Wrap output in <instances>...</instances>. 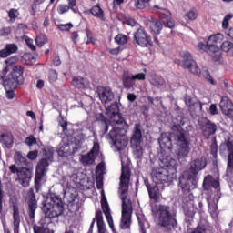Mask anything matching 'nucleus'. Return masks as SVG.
I'll list each match as a JSON object with an SVG mask.
<instances>
[{
    "label": "nucleus",
    "mask_w": 233,
    "mask_h": 233,
    "mask_svg": "<svg viewBox=\"0 0 233 233\" xmlns=\"http://www.w3.org/2000/svg\"><path fill=\"white\" fill-rule=\"evenodd\" d=\"M181 125L185 123L181 120L179 124H174L171 127L172 133H162L158 138V143L162 150H172V137L175 139L177 147L178 157H187L190 154V145H192V138L188 127L183 128Z\"/></svg>",
    "instance_id": "nucleus-1"
},
{
    "label": "nucleus",
    "mask_w": 233,
    "mask_h": 233,
    "mask_svg": "<svg viewBox=\"0 0 233 233\" xmlns=\"http://www.w3.org/2000/svg\"><path fill=\"white\" fill-rule=\"evenodd\" d=\"M207 158L199 157L189 162L188 167V177L187 178H181L179 180L180 187L183 191V199L185 203H189V201H194V194L192 190L198 188V175L201 170L207 168Z\"/></svg>",
    "instance_id": "nucleus-2"
},
{
    "label": "nucleus",
    "mask_w": 233,
    "mask_h": 233,
    "mask_svg": "<svg viewBox=\"0 0 233 233\" xmlns=\"http://www.w3.org/2000/svg\"><path fill=\"white\" fill-rule=\"evenodd\" d=\"M130 181V168L122 167L120 176V199L122 200V217L120 220L121 230H130L132 225V201L127 202V196L128 195V183Z\"/></svg>",
    "instance_id": "nucleus-3"
},
{
    "label": "nucleus",
    "mask_w": 233,
    "mask_h": 233,
    "mask_svg": "<svg viewBox=\"0 0 233 233\" xmlns=\"http://www.w3.org/2000/svg\"><path fill=\"white\" fill-rule=\"evenodd\" d=\"M107 116L114 119V117H117V120H114L116 124L118 127H113V129L109 132L108 137L111 139L113 145H115L116 148L118 150H123V147H121V137L125 136L123 131L127 130L128 128V124H127V121L125 118L121 116V113L119 112V104L117 102H115L106 107Z\"/></svg>",
    "instance_id": "nucleus-4"
},
{
    "label": "nucleus",
    "mask_w": 233,
    "mask_h": 233,
    "mask_svg": "<svg viewBox=\"0 0 233 233\" xmlns=\"http://www.w3.org/2000/svg\"><path fill=\"white\" fill-rule=\"evenodd\" d=\"M156 216L158 227H162L167 232H170L172 228L177 227V220L176 219L177 212L174 208L168 205L159 204L157 206Z\"/></svg>",
    "instance_id": "nucleus-5"
},
{
    "label": "nucleus",
    "mask_w": 233,
    "mask_h": 233,
    "mask_svg": "<svg viewBox=\"0 0 233 233\" xmlns=\"http://www.w3.org/2000/svg\"><path fill=\"white\" fill-rule=\"evenodd\" d=\"M24 72L25 67H23V66H15L7 78L3 80L5 97L7 99H14V97H15V88L25 83V77L23 76Z\"/></svg>",
    "instance_id": "nucleus-6"
},
{
    "label": "nucleus",
    "mask_w": 233,
    "mask_h": 233,
    "mask_svg": "<svg viewBox=\"0 0 233 233\" xmlns=\"http://www.w3.org/2000/svg\"><path fill=\"white\" fill-rule=\"evenodd\" d=\"M42 211L45 214V221L52 223L54 218H59V216H63L65 212L63 199L57 195H52L50 198L43 202Z\"/></svg>",
    "instance_id": "nucleus-7"
},
{
    "label": "nucleus",
    "mask_w": 233,
    "mask_h": 233,
    "mask_svg": "<svg viewBox=\"0 0 233 233\" xmlns=\"http://www.w3.org/2000/svg\"><path fill=\"white\" fill-rule=\"evenodd\" d=\"M176 160L171 161L166 165V167H156L151 171V177L156 185H170L176 179V167L172 165Z\"/></svg>",
    "instance_id": "nucleus-8"
},
{
    "label": "nucleus",
    "mask_w": 233,
    "mask_h": 233,
    "mask_svg": "<svg viewBox=\"0 0 233 233\" xmlns=\"http://www.w3.org/2000/svg\"><path fill=\"white\" fill-rule=\"evenodd\" d=\"M154 8H157V10H159L158 17L160 19H154L151 21L150 28L154 34L159 35L161 34V30H163V25L166 28H170L171 30L176 28V22L172 20V14L169 10L161 8L158 5H155Z\"/></svg>",
    "instance_id": "nucleus-9"
},
{
    "label": "nucleus",
    "mask_w": 233,
    "mask_h": 233,
    "mask_svg": "<svg viewBox=\"0 0 233 233\" xmlns=\"http://www.w3.org/2000/svg\"><path fill=\"white\" fill-rule=\"evenodd\" d=\"M221 41H223V35L218 33L209 36L206 43H198V47L199 48V50H204V52H206V54H208V56H213V61L218 62L219 61V59H221V56L218 55L219 46H218L221 45Z\"/></svg>",
    "instance_id": "nucleus-10"
},
{
    "label": "nucleus",
    "mask_w": 233,
    "mask_h": 233,
    "mask_svg": "<svg viewBox=\"0 0 233 233\" xmlns=\"http://www.w3.org/2000/svg\"><path fill=\"white\" fill-rule=\"evenodd\" d=\"M27 214L29 218L30 224L33 225L34 233H50L48 228H45L43 224L37 226L35 223V210H37V200H35V195L33 193L29 201L27 202Z\"/></svg>",
    "instance_id": "nucleus-11"
},
{
    "label": "nucleus",
    "mask_w": 233,
    "mask_h": 233,
    "mask_svg": "<svg viewBox=\"0 0 233 233\" xmlns=\"http://www.w3.org/2000/svg\"><path fill=\"white\" fill-rule=\"evenodd\" d=\"M9 170L11 174H16L17 181L24 188L30 186V181H32V169L25 167L18 168L15 164H12L9 166Z\"/></svg>",
    "instance_id": "nucleus-12"
},
{
    "label": "nucleus",
    "mask_w": 233,
    "mask_h": 233,
    "mask_svg": "<svg viewBox=\"0 0 233 233\" xmlns=\"http://www.w3.org/2000/svg\"><path fill=\"white\" fill-rule=\"evenodd\" d=\"M180 56L182 58L180 63L182 68L188 70L191 74H194L199 77V76H201V69L199 66H198V63L195 62L194 57L190 52L183 51L180 53Z\"/></svg>",
    "instance_id": "nucleus-13"
},
{
    "label": "nucleus",
    "mask_w": 233,
    "mask_h": 233,
    "mask_svg": "<svg viewBox=\"0 0 233 233\" xmlns=\"http://www.w3.org/2000/svg\"><path fill=\"white\" fill-rule=\"evenodd\" d=\"M48 167H50V163H47L46 159H40L37 163L35 176V188L36 192H39L41 188V181H43V177L46 176V168H48Z\"/></svg>",
    "instance_id": "nucleus-14"
},
{
    "label": "nucleus",
    "mask_w": 233,
    "mask_h": 233,
    "mask_svg": "<svg viewBox=\"0 0 233 233\" xmlns=\"http://www.w3.org/2000/svg\"><path fill=\"white\" fill-rule=\"evenodd\" d=\"M134 43L139 45V46L147 47L153 46L154 42H152V37L147 34V31L140 27L134 33Z\"/></svg>",
    "instance_id": "nucleus-15"
},
{
    "label": "nucleus",
    "mask_w": 233,
    "mask_h": 233,
    "mask_svg": "<svg viewBox=\"0 0 233 233\" xmlns=\"http://www.w3.org/2000/svg\"><path fill=\"white\" fill-rule=\"evenodd\" d=\"M199 127L205 139H210V137L215 136L218 132V125L208 118H204L199 124Z\"/></svg>",
    "instance_id": "nucleus-16"
},
{
    "label": "nucleus",
    "mask_w": 233,
    "mask_h": 233,
    "mask_svg": "<svg viewBox=\"0 0 233 233\" xmlns=\"http://www.w3.org/2000/svg\"><path fill=\"white\" fill-rule=\"evenodd\" d=\"M221 153L228 152V165L227 170H233V140L228 138L219 147Z\"/></svg>",
    "instance_id": "nucleus-17"
},
{
    "label": "nucleus",
    "mask_w": 233,
    "mask_h": 233,
    "mask_svg": "<svg viewBox=\"0 0 233 233\" xmlns=\"http://www.w3.org/2000/svg\"><path fill=\"white\" fill-rule=\"evenodd\" d=\"M101 208L106 218L109 228H111L113 233H118L114 227V218H112V213L110 212V206L108 205V200H106V197L105 196L104 191H102V198H101Z\"/></svg>",
    "instance_id": "nucleus-18"
},
{
    "label": "nucleus",
    "mask_w": 233,
    "mask_h": 233,
    "mask_svg": "<svg viewBox=\"0 0 233 233\" xmlns=\"http://www.w3.org/2000/svg\"><path fill=\"white\" fill-rule=\"evenodd\" d=\"M144 185L147 188L149 199H152L155 203H159L161 199V191L157 184H150L148 179L144 180Z\"/></svg>",
    "instance_id": "nucleus-19"
},
{
    "label": "nucleus",
    "mask_w": 233,
    "mask_h": 233,
    "mask_svg": "<svg viewBox=\"0 0 233 233\" xmlns=\"http://www.w3.org/2000/svg\"><path fill=\"white\" fill-rule=\"evenodd\" d=\"M219 108L228 119H233V103L227 96H223L219 103Z\"/></svg>",
    "instance_id": "nucleus-20"
},
{
    "label": "nucleus",
    "mask_w": 233,
    "mask_h": 233,
    "mask_svg": "<svg viewBox=\"0 0 233 233\" xmlns=\"http://www.w3.org/2000/svg\"><path fill=\"white\" fill-rule=\"evenodd\" d=\"M99 99L103 103V105H108V103H112L114 101V92L110 87H104L98 93Z\"/></svg>",
    "instance_id": "nucleus-21"
},
{
    "label": "nucleus",
    "mask_w": 233,
    "mask_h": 233,
    "mask_svg": "<svg viewBox=\"0 0 233 233\" xmlns=\"http://www.w3.org/2000/svg\"><path fill=\"white\" fill-rule=\"evenodd\" d=\"M122 85L126 90H132V88H134V86L136 85V80H134L132 73L128 71L123 72Z\"/></svg>",
    "instance_id": "nucleus-22"
},
{
    "label": "nucleus",
    "mask_w": 233,
    "mask_h": 233,
    "mask_svg": "<svg viewBox=\"0 0 233 233\" xmlns=\"http://www.w3.org/2000/svg\"><path fill=\"white\" fill-rule=\"evenodd\" d=\"M202 187L204 190H210L211 188L218 190V188H219V182L217 179H214L212 175H208L204 177Z\"/></svg>",
    "instance_id": "nucleus-23"
},
{
    "label": "nucleus",
    "mask_w": 233,
    "mask_h": 233,
    "mask_svg": "<svg viewBox=\"0 0 233 233\" xmlns=\"http://www.w3.org/2000/svg\"><path fill=\"white\" fill-rule=\"evenodd\" d=\"M13 225L14 232L19 233V225H21V215L19 214V206L13 204Z\"/></svg>",
    "instance_id": "nucleus-24"
},
{
    "label": "nucleus",
    "mask_w": 233,
    "mask_h": 233,
    "mask_svg": "<svg viewBox=\"0 0 233 233\" xmlns=\"http://www.w3.org/2000/svg\"><path fill=\"white\" fill-rule=\"evenodd\" d=\"M142 130L141 124H135L134 132L131 137L132 145H141V139L143 137Z\"/></svg>",
    "instance_id": "nucleus-25"
},
{
    "label": "nucleus",
    "mask_w": 233,
    "mask_h": 233,
    "mask_svg": "<svg viewBox=\"0 0 233 233\" xmlns=\"http://www.w3.org/2000/svg\"><path fill=\"white\" fill-rule=\"evenodd\" d=\"M19 47L15 44H6L5 47L0 50V57H8V56L17 53Z\"/></svg>",
    "instance_id": "nucleus-26"
},
{
    "label": "nucleus",
    "mask_w": 233,
    "mask_h": 233,
    "mask_svg": "<svg viewBox=\"0 0 233 233\" xmlns=\"http://www.w3.org/2000/svg\"><path fill=\"white\" fill-rule=\"evenodd\" d=\"M72 85L76 88L85 90V88H88L90 86V83L88 79L83 78L81 76L73 77Z\"/></svg>",
    "instance_id": "nucleus-27"
},
{
    "label": "nucleus",
    "mask_w": 233,
    "mask_h": 233,
    "mask_svg": "<svg viewBox=\"0 0 233 233\" xmlns=\"http://www.w3.org/2000/svg\"><path fill=\"white\" fill-rule=\"evenodd\" d=\"M89 12L94 17H96V19H100V21H106V17H105V11L101 8V5L96 4Z\"/></svg>",
    "instance_id": "nucleus-28"
},
{
    "label": "nucleus",
    "mask_w": 233,
    "mask_h": 233,
    "mask_svg": "<svg viewBox=\"0 0 233 233\" xmlns=\"http://www.w3.org/2000/svg\"><path fill=\"white\" fill-rule=\"evenodd\" d=\"M0 143L5 145L6 148H12V146L14 145V136H12L11 133L0 135Z\"/></svg>",
    "instance_id": "nucleus-29"
},
{
    "label": "nucleus",
    "mask_w": 233,
    "mask_h": 233,
    "mask_svg": "<svg viewBox=\"0 0 233 233\" xmlns=\"http://www.w3.org/2000/svg\"><path fill=\"white\" fill-rule=\"evenodd\" d=\"M43 158L46 163H52L54 161V147H44L42 149Z\"/></svg>",
    "instance_id": "nucleus-30"
},
{
    "label": "nucleus",
    "mask_w": 233,
    "mask_h": 233,
    "mask_svg": "<svg viewBox=\"0 0 233 233\" xmlns=\"http://www.w3.org/2000/svg\"><path fill=\"white\" fill-rule=\"evenodd\" d=\"M58 156L61 157H68L72 156V149L70 148V144L65 143L62 147H60L58 150Z\"/></svg>",
    "instance_id": "nucleus-31"
},
{
    "label": "nucleus",
    "mask_w": 233,
    "mask_h": 233,
    "mask_svg": "<svg viewBox=\"0 0 233 233\" xmlns=\"http://www.w3.org/2000/svg\"><path fill=\"white\" fill-rule=\"evenodd\" d=\"M92 153H87L86 155H82L80 158V163L84 167H88V165H94V162L96 159H94V157L91 155Z\"/></svg>",
    "instance_id": "nucleus-32"
},
{
    "label": "nucleus",
    "mask_w": 233,
    "mask_h": 233,
    "mask_svg": "<svg viewBox=\"0 0 233 233\" xmlns=\"http://www.w3.org/2000/svg\"><path fill=\"white\" fill-rule=\"evenodd\" d=\"M35 45L39 46V48L45 46L46 43H48V38L46 37V35L40 33L36 35L35 39Z\"/></svg>",
    "instance_id": "nucleus-33"
},
{
    "label": "nucleus",
    "mask_w": 233,
    "mask_h": 233,
    "mask_svg": "<svg viewBox=\"0 0 233 233\" xmlns=\"http://www.w3.org/2000/svg\"><path fill=\"white\" fill-rule=\"evenodd\" d=\"M132 145L136 147L133 151L134 157H136V159H139V161H141V159H143V147H141L139 144Z\"/></svg>",
    "instance_id": "nucleus-34"
},
{
    "label": "nucleus",
    "mask_w": 233,
    "mask_h": 233,
    "mask_svg": "<svg viewBox=\"0 0 233 233\" xmlns=\"http://www.w3.org/2000/svg\"><path fill=\"white\" fill-rule=\"evenodd\" d=\"M14 161L16 165H26V157H23L19 151L15 153Z\"/></svg>",
    "instance_id": "nucleus-35"
},
{
    "label": "nucleus",
    "mask_w": 233,
    "mask_h": 233,
    "mask_svg": "<svg viewBox=\"0 0 233 233\" xmlns=\"http://www.w3.org/2000/svg\"><path fill=\"white\" fill-rule=\"evenodd\" d=\"M115 43L117 45H127V43H128V36L123 34H118L116 36H115Z\"/></svg>",
    "instance_id": "nucleus-36"
},
{
    "label": "nucleus",
    "mask_w": 233,
    "mask_h": 233,
    "mask_svg": "<svg viewBox=\"0 0 233 233\" xmlns=\"http://www.w3.org/2000/svg\"><path fill=\"white\" fill-rule=\"evenodd\" d=\"M58 125L62 127L63 132H68V121L66 120V117L63 116V115H60Z\"/></svg>",
    "instance_id": "nucleus-37"
},
{
    "label": "nucleus",
    "mask_w": 233,
    "mask_h": 233,
    "mask_svg": "<svg viewBox=\"0 0 233 233\" xmlns=\"http://www.w3.org/2000/svg\"><path fill=\"white\" fill-rule=\"evenodd\" d=\"M19 16V11L15 8H12L8 11V17L11 23H15V19Z\"/></svg>",
    "instance_id": "nucleus-38"
},
{
    "label": "nucleus",
    "mask_w": 233,
    "mask_h": 233,
    "mask_svg": "<svg viewBox=\"0 0 233 233\" xmlns=\"http://www.w3.org/2000/svg\"><path fill=\"white\" fill-rule=\"evenodd\" d=\"M57 28L58 30H61V32H70V29L74 28V24L72 23L58 24Z\"/></svg>",
    "instance_id": "nucleus-39"
},
{
    "label": "nucleus",
    "mask_w": 233,
    "mask_h": 233,
    "mask_svg": "<svg viewBox=\"0 0 233 233\" xmlns=\"http://www.w3.org/2000/svg\"><path fill=\"white\" fill-rule=\"evenodd\" d=\"M135 7L138 10H143L147 6V3H150V0H134Z\"/></svg>",
    "instance_id": "nucleus-40"
},
{
    "label": "nucleus",
    "mask_w": 233,
    "mask_h": 233,
    "mask_svg": "<svg viewBox=\"0 0 233 233\" xmlns=\"http://www.w3.org/2000/svg\"><path fill=\"white\" fill-rule=\"evenodd\" d=\"M220 46L223 52H230L233 48V44L230 41H225L222 44L220 43Z\"/></svg>",
    "instance_id": "nucleus-41"
},
{
    "label": "nucleus",
    "mask_w": 233,
    "mask_h": 233,
    "mask_svg": "<svg viewBox=\"0 0 233 233\" xmlns=\"http://www.w3.org/2000/svg\"><path fill=\"white\" fill-rule=\"evenodd\" d=\"M210 154L213 156V157L218 156V142L216 141V137H214L210 145Z\"/></svg>",
    "instance_id": "nucleus-42"
},
{
    "label": "nucleus",
    "mask_w": 233,
    "mask_h": 233,
    "mask_svg": "<svg viewBox=\"0 0 233 233\" xmlns=\"http://www.w3.org/2000/svg\"><path fill=\"white\" fill-rule=\"evenodd\" d=\"M25 143L27 145V147H34V145H37V138H35V137L33 135H30L25 138Z\"/></svg>",
    "instance_id": "nucleus-43"
},
{
    "label": "nucleus",
    "mask_w": 233,
    "mask_h": 233,
    "mask_svg": "<svg viewBox=\"0 0 233 233\" xmlns=\"http://www.w3.org/2000/svg\"><path fill=\"white\" fill-rule=\"evenodd\" d=\"M185 17L188 19V21H196V19H198V13L194 10L187 11Z\"/></svg>",
    "instance_id": "nucleus-44"
},
{
    "label": "nucleus",
    "mask_w": 233,
    "mask_h": 233,
    "mask_svg": "<svg viewBox=\"0 0 233 233\" xmlns=\"http://www.w3.org/2000/svg\"><path fill=\"white\" fill-rule=\"evenodd\" d=\"M12 34V27H3L0 29V37H8Z\"/></svg>",
    "instance_id": "nucleus-45"
},
{
    "label": "nucleus",
    "mask_w": 233,
    "mask_h": 233,
    "mask_svg": "<svg viewBox=\"0 0 233 233\" xmlns=\"http://www.w3.org/2000/svg\"><path fill=\"white\" fill-rule=\"evenodd\" d=\"M68 10H72V7L69 5H60L57 8V12L60 15L66 14Z\"/></svg>",
    "instance_id": "nucleus-46"
},
{
    "label": "nucleus",
    "mask_w": 233,
    "mask_h": 233,
    "mask_svg": "<svg viewBox=\"0 0 233 233\" xmlns=\"http://www.w3.org/2000/svg\"><path fill=\"white\" fill-rule=\"evenodd\" d=\"M233 15L232 14H228L225 15L223 22H222V28H224L225 30H227V28H228V22L230 21V19H232Z\"/></svg>",
    "instance_id": "nucleus-47"
},
{
    "label": "nucleus",
    "mask_w": 233,
    "mask_h": 233,
    "mask_svg": "<svg viewBox=\"0 0 233 233\" xmlns=\"http://www.w3.org/2000/svg\"><path fill=\"white\" fill-rule=\"evenodd\" d=\"M25 45H27L28 48H30V50H32V52H35L36 47L34 45V40L28 36H25Z\"/></svg>",
    "instance_id": "nucleus-48"
},
{
    "label": "nucleus",
    "mask_w": 233,
    "mask_h": 233,
    "mask_svg": "<svg viewBox=\"0 0 233 233\" xmlns=\"http://www.w3.org/2000/svg\"><path fill=\"white\" fill-rule=\"evenodd\" d=\"M137 220L140 228V232L147 233V229L145 228V218H143V216H137Z\"/></svg>",
    "instance_id": "nucleus-49"
},
{
    "label": "nucleus",
    "mask_w": 233,
    "mask_h": 233,
    "mask_svg": "<svg viewBox=\"0 0 233 233\" xmlns=\"http://www.w3.org/2000/svg\"><path fill=\"white\" fill-rule=\"evenodd\" d=\"M95 219H96V225L105 223V221H103V212L101 210L96 212Z\"/></svg>",
    "instance_id": "nucleus-50"
},
{
    "label": "nucleus",
    "mask_w": 233,
    "mask_h": 233,
    "mask_svg": "<svg viewBox=\"0 0 233 233\" xmlns=\"http://www.w3.org/2000/svg\"><path fill=\"white\" fill-rule=\"evenodd\" d=\"M37 156H39V151L37 150L29 151L27 154V157L31 161H35V159H37Z\"/></svg>",
    "instance_id": "nucleus-51"
},
{
    "label": "nucleus",
    "mask_w": 233,
    "mask_h": 233,
    "mask_svg": "<svg viewBox=\"0 0 233 233\" xmlns=\"http://www.w3.org/2000/svg\"><path fill=\"white\" fill-rule=\"evenodd\" d=\"M133 79L135 81H145V79H147V75L145 73H137L133 75Z\"/></svg>",
    "instance_id": "nucleus-52"
},
{
    "label": "nucleus",
    "mask_w": 233,
    "mask_h": 233,
    "mask_svg": "<svg viewBox=\"0 0 233 233\" xmlns=\"http://www.w3.org/2000/svg\"><path fill=\"white\" fill-rule=\"evenodd\" d=\"M68 1V5L71 7L72 12L74 14H77L78 9L76 7V5H77V0H67Z\"/></svg>",
    "instance_id": "nucleus-53"
},
{
    "label": "nucleus",
    "mask_w": 233,
    "mask_h": 233,
    "mask_svg": "<svg viewBox=\"0 0 233 233\" xmlns=\"http://www.w3.org/2000/svg\"><path fill=\"white\" fill-rule=\"evenodd\" d=\"M96 121H98V123H102L103 125L105 123H107L108 119L106 118V116H105L103 113H99L96 115Z\"/></svg>",
    "instance_id": "nucleus-54"
},
{
    "label": "nucleus",
    "mask_w": 233,
    "mask_h": 233,
    "mask_svg": "<svg viewBox=\"0 0 233 233\" xmlns=\"http://www.w3.org/2000/svg\"><path fill=\"white\" fill-rule=\"evenodd\" d=\"M203 77H204V79L208 81V83H211V85H214V78H212V76L210 75V72L204 71L203 72Z\"/></svg>",
    "instance_id": "nucleus-55"
},
{
    "label": "nucleus",
    "mask_w": 233,
    "mask_h": 233,
    "mask_svg": "<svg viewBox=\"0 0 233 233\" xmlns=\"http://www.w3.org/2000/svg\"><path fill=\"white\" fill-rule=\"evenodd\" d=\"M124 25H127L128 26H134L136 25V20L130 17L124 18Z\"/></svg>",
    "instance_id": "nucleus-56"
},
{
    "label": "nucleus",
    "mask_w": 233,
    "mask_h": 233,
    "mask_svg": "<svg viewBox=\"0 0 233 233\" xmlns=\"http://www.w3.org/2000/svg\"><path fill=\"white\" fill-rule=\"evenodd\" d=\"M121 52H123V48H121V46L109 49V54H111V56H118Z\"/></svg>",
    "instance_id": "nucleus-57"
},
{
    "label": "nucleus",
    "mask_w": 233,
    "mask_h": 233,
    "mask_svg": "<svg viewBox=\"0 0 233 233\" xmlns=\"http://www.w3.org/2000/svg\"><path fill=\"white\" fill-rule=\"evenodd\" d=\"M86 37H87V40H86V45H90V43H92L94 45V35H92V32L86 30Z\"/></svg>",
    "instance_id": "nucleus-58"
},
{
    "label": "nucleus",
    "mask_w": 233,
    "mask_h": 233,
    "mask_svg": "<svg viewBox=\"0 0 233 233\" xmlns=\"http://www.w3.org/2000/svg\"><path fill=\"white\" fill-rule=\"evenodd\" d=\"M209 111H210L211 116H216L219 112V110H218V106H216V104L210 105Z\"/></svg>",
    "instance_id": "nucleus-59"
},
{
    "label": "nucleus",
    "mask_w": 233,
    "mask_h": 233,
    "mask_svg": "<svg viewBox=\"0 0 233 233\" xmlns=\"http://www.w3.org/2000/svg\"><path fill=\"white\" fill-rule=\"evenodd\" d=\"M22 59H24L25 61H29L26 62V64L30 65V63H32V59H34V56L28 53H25L23 55Z\"/></svg>",
    "instance_id": "nucleus-60"
},
{
    "label": "nucleus",
    "mask_w": 233,
    "mask_h": 233,
    "mask_svg": "<svg viewBox=\"0 0 233 233\" xmlns=\"http://www.w3.org/2000/svg\"><path fill=\"white\" fill-rule=\"evenodd\" d=\"M90 154H99V143L95 142Z\"/></svg>",
    "instance_id": "nucleus-61"
},
{
    "label": "nucleus",
    "mask_w": 233,
    "mask_h": 233,
    "mask_svg": "<svg viewBox=\"0 0 233 233\" xmlns=\"http://www.w3.org/2000/svg\"><path fill=\"white\" fill-rule=\"evenodd\" d=\"M191 233H207V229L201 226H198Z\"/></svg>",
    "instance_id": "nucleus-62"
},
{
    "label": "nucleus",
    "mask_w": 233,
    "mask_h": 233,
    "mask_svg": "<svg viewBox=\"0 0 233 233\" xmlns=\"http://www.w3.org/2000/svg\"><path fill=\"white\" fill-rule=\"evenodd\" d=\"M136 99H137V96H136V94L134 93L127 94V101H129L130 103H134Z\"/></svg>",
    "instance_id": "nucleus-63"
},
{
    "label": "nucleus",
    "mask_w": 233,
    "mask_h": 233,
    "mask_svg": "<svg viewBox=\"0 0 233 233\" xmlns=\"http://www.w3.org/2000/svg\"><path fill=\"white\" fill-rule=\"evenodd\" d=\"M209 210L211 214H216V212H218V204L216 203L209 204Z\"/></svg>",
    "instance_id": "nucleus-64"
}]
</instances>
